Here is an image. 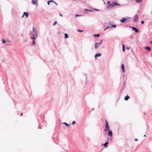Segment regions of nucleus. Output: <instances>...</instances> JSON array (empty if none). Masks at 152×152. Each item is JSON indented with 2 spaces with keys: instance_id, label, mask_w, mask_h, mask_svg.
Instances as JSON below:
<instances>
[{
  "instance_id": "30",
  "label": "nucleus",
  "mask_w": 152,
  "mask_h": 152,
  "mask_svg": "<svg viewBox=\"0 0 152 152\" xmlns=\"http://www.w3.org/2000/svg\"><path fill=\"white\" fill-rule=\"evenodd\" d=\"M50 4V2L49 1H48V5H49Z\"/></svg>"
},
{
  "instance_id": "21",
  "label": "nucleus",
  "mask_w": 152,
  "mask_h": 152,
  "mask_svg": "<svg viewBox=\"0 0 152 152\" xmlns=\"http://www.w3.org/2000/svg\"><path fill=\"white\" fill-rule=\"evenodd\" d=\"M78 31H79V32H82L83 31L82 30H79V29H78Z\"/></svg>"
},
{
  "instance_id": "11",
  "label": "nucleus",
  "mask_w": 152,
  "mask_h": 152,
  "mask_svg": "<svg viewBox=\"0 0 152 152\" xmlns=\"http://www.w3.org/2000/svg\"><path fill=\"white\" fill-rule=\"evenodd\" d=\"M144 48L148 51H150L151 50V49L149 46H147L145 47Z\"/></svg>"
},
{
  "instance_id": "36",
  "label": "nucleus",
  "mask_w": 152,
  "mask_h": 152,
  "mask_svg": "<svg viewBox=\"0 0 152 152\" xmlns=\"http://www.w3.org/2000/svg\"><path fill=\"white\" fill-rule=\"evenodd\" d=\"M123 52H124L125 51V48H123Z\"/></svg>"
},
{
  "instance_id": "17",
  "label": "nucleus",
  "mask_w": 152,
  "mask_h": 152,
  "mask_svg": "<svg viewBox=\"0 0 152 152\" xmlns=\"http://www.w3.org/2000/svg\"><path fill=\"white\" fill-rule=\"evenodd\" d=\"M68 35L66 34H65V37L67 38L68 37Z\"/></svg>"
},
{
  "instance_id": "23",
  "label": "nucleus",
  "mask_w": 152,
  "mask_h": 152,
  "mask_svg": "<svg viewBox=\"0 0 152 152\" xmlns=\"http://www.w3.org/2000/svg\"><path fill=\"white\" fill-rule=\"evenodd\" d=\"M56 23H57V22L56 21H55L53 23V26H55Z\"/></svg>"
},
{
  "instance_id": "12",
  "label": "nucleus",
  "mask_w": 152,
  "mask_h": 152,
  "mask_svg": "<svg viewBox=\"0 0 152 152\" xmlns=\"http://www.w3.org/2000/svg\"><path fill=\"white\" fill-rule=\"evenodd\" d=\"M101 55V54L100 53L96 54L95 56V58L96 59V58L97 57L100 56Z\"/></svg>"
},
{
  "instance_id": "13",
  "label": "nucleus",
  "mask_w": 152,
  "mask_h": 152,
  "mask_svg": "<svg viewBox=\"0 0 152 152\" xmlns=\"http://www.w3.org/2000/svg\"><path fill=\"white\" fill-rule=\"evenodd\" d=\"M116 26V25H113V26H112L111 27H107L104 30L105 31L106 29H107V28H113V27H115Z\"/></svg>"
},
{
  "instance_id": "25",
  "label": "nucleus",
  "mask_w": 152,
  "mask_h": 152,
  "mask_svg": "<svg viewBox=\"0 0 152 152\" xmlns=\"http://www.w3.org/2000/svg\"><path fill=\"white\" fill-rule=\"evenodd\" d=\"M110 1H108L107 2V4H109V5L110 4Z\"/></svg>"
},
{
  "instance_id": "26",
  "label": "nucleus",
  "mask_w": 152,
  "mask_h": 152,
  "mask_svg": "<svg viewBox=\"0 0 152 152\" xmlns=\"http://www.w3.org/2000/svg\"><path fill=\"white\" fill-rule=\"evenodd\" d=\"M2 42L3 43H4L5 42V41L3 39L2 40Z\"/></svg>"
},
{
  "instance_id": "6",
  "label": "nucleus",
  "mask_w": 152,
  "mask_h": 152,
  "mask_svg": "<svg viewBox=\"0 0 152 152\" xmlns=\"http://www.w3.org/2000/svg\"><path fill=\"white\" fill-rule=\"evenodd\" d=\"M138 18L137 15H135L133 21L136 23L137 22L138 20Z\"/></svg>"
},
{
  "instance_id": "33",
  "label": "nucleus",
  "mask_w": 152,
  "mask_h": 152,
  "mask_svg": "<svg viewBox=\"0 0 152 152\" xmlns=\"http://www.w3.org/2000/svg\"><path fill=\"white\" fill-rule=\"evenodd\" d=\"M123 48H125V46L124 45H122Z\"/></svg>"
},
{
  "instance_id": "35",
  "label": "nucleus",
  "mask_w": 152,
  "mask_h": 152,
  "mask_svg": "<svg viewBox=\"0 0 152 152\" xmlns=\"http://www.w3.org/2000/svg\"><path fill=\"white\" fill-rule=\"evenodd\" d=\"M134 140L135 141H137L138 140L137 139H135Z\"/></svg>"
},
{
  "instance_id": "27",
  "label": "nucleus",
  "mask_w": 152,
  "mask_h": 152,
  "mask_svg": "<svg viewBox=\"0 0 152 152\" xmlns=\"http://www.w3.org/2000/svg\"><path fill=\"white\" fill-rule=\"evenodd\" d=\"M126 49L127 50H129V48L128 47H126Z\"/></svg>"
},
{
  "instance_id": "38",
  "label": "nucleus",
  "mask_w": 152,
  "mask_h": 152,
  "mask_svg": "<svg viewBox=\"0 0 152 152\" xmlns=\"http://www.w3.org/2000/svg\"><path fill=\"white\" fill-rule=\"evenodd\" d=\"M87 10L89 11H91V10Z\"/></svg>"
},
{
  "instance_id": "8",
  "label": "nucleus",
  "mask_w": 152,
  "mask_h": 152,
  "mask_svg": "<svg viewBox=\"0 0 152 152\" xmlns=\"http://www.w3.org/2000/svg\"><path fill=\"white\" fill-rule=\"evenodd\" d=\"M29 15V13L28 12H24L23 13V15L22 16V17H23L24 16H25L26 17H27Z\"/></svg>"
},
{
  "instance_id": "1",
  "label": "nucleus",
  "mask_w": 152,
  "mask_h": 152,
  "mask_svg": "<svg viewBox=\"0 0 152 152\" xmlns=\"http://www.w3.org/2000/svg\"><path fill=\"white\" fill-rule=\"evenodd\" d=\"M116 5H118L119 6V4H118L116 2H113L112 4H110L108 5L107 6V8L108 9H110L112 8L113 7L116 6Z\"/></svg>"
},
{
  "instance_id": "29",
  "label": "nucleus",
  "mask_w": 152,
  "mask_h": 152,
  "mask_svg": "<svg viewBox=\"0 0 152 152\" xmlns=\"http://www.w3.org/2000/svg\"><path fill=\"white\" fill-rule=\"evenodd\" d=\"M141 23L142 24H144V21H141Z\"/></svg>"
},
{
  "instance_id": "37",
  "label": "nucleus",
  "mask_w": 152,
  "mask_h": 152,
  "mask_svg": "<svg viewBox=\"0 0 152 152\" xmlns=\"http://www.w3.org/2000/svg\"><path fill=\"white\" fill-rule=\"evenodd\" d=\"M59 15H60V16H62V15H61V14H59Z\"/></svg>"
},
{
  "instance_id": "24",
  "label": "nucleus",
  "mask_w": 152,
  "mask_h": 152,
  "mask_svg": "<svg viewBox=\"0 0 152 152\" xmlns=\"http://www.w3.org/2000/svg\"><path fill=\"white\" fill-rule=\"evenodd\" d=\"M33 32H34V31H36L35 30V28L34 27H33Z\"/></svg>"
},
{
  "instance_id": "14",
  "label": "nucleus",
  "mask_w": 152,
  "mask_h": 152,
  "mask_svg": "<svg viewBox=\"0 0 152 152\" xmlns=\"http://www.w3.org/2000/svg\"><path fill=\"white\" fill-rule=\"evenodd\" d=\"M129 96L127 95L125 97L124 99L125 100H127L129 99Z\"/></svg>"
},
{
  "instance_id": "41",
  "label": "nucleus",
  "mask_w": 152,
  "mask_h": 152,
  "mask_svg": "<svg viewBox=\"0 0 152 152\" xmlns=\"http://www.w3.org/2000/svg\"><path fill=\"white\" fill-rule=\"evenodd\" d=\"M146 136V135H144V137H145Z\"/></svg>"
},
{
  "instance_id": "2",
  "label": "nucleus",
  "mask_w": 152,
  "mask_h": 152,
  "mask_svg": "<svg viewBox=\"0 0 152 152\" xmlns=\"http://www.w3.org/2000/svg\"><path fill=\"white\" fill-rule=\"evenodd\" d=\"M110 130V126L108 124V122L107 120L105 121V129H104V131L106 132H107Z\"/></svg>"
},
{
  "instance_id": "40",
  "label": "nucleus",
  "mask_w": 152,
  "mask_h": 152,
  "mask_svg": "<svg viewBox=\"0 0 152 152\" xmlns=\"http://www.w3.org/2000/svg\"><path fill=\"white\" fill-rule=\"evenodd\" d=\"M95 10H97V11H98V10L95 9Z\"/></svg>"
},
{
  "instance_id": "9",
  "label": "nucleus",
  "mask_w": 152,
  "mask_h": 152,
  "mask_svg": "<svg viewBox=\"0 0 152 152\" xmlns=\"http://www.w3.org/2000/svg\"><path fill=\"white\" fill-rule=\"evenodd\" d=\"M108 133V135L109 136L111 137H112V131L109 130Z\"/></svg>"
},
{
  "instance_id": "34",
  "label": "nucleus",
  "mask_w": 152,
  "mask_h": 152,
  "mask_svg": "<svg viewBox=\"0 0 152 152\" xmlns=\"http://www.w3.org/2000/svg\"><path fill=\"white\" fill-rule=\"evenodd\" d=\"M78 16H80V15H78L77 14H76L75 15V17H77Z\"/></svg>"
},
{
  "instance_id": "10",
  "label": "nucleus",
  "mask_w": 152,
  "mask_h": 152,
  "mask_svg": "<svg viewBox=\"0 0 152 152\" xmlns=\"http://www.w3.org/2000/svg\"><path fill=\"white\" fill-rule=\"evenodd\" d=\"M132 29L134 31L138 33V30L135 27H132Z\"/></svg>"
},
{
  "instance_id": "32",
  "label": "nucleus",
  "mask_w": 152,
  "mask_h": 152,
  "mask_svg": "<svg viewBox=\"0 0 152 152\" xmlns=\"http://www.w3.org/2000/svg\"><path fill=\"white\" fill-rule=\"evenodd\" d=\"M50 2H54V1L52 0H50L49 1Z\"/></svg>"
},
{
  "instance_id": "42",
  "label": "nucleus",
  "mask_w": 152,
  "mask_h": 152,
  "mask_svg": "<svg viewBox=\"0 0 152 152\" xmlns=\"http://www.w3.org/2000/svg\"><path fill=\"white\" fill-rule=\"evenodd\" d=\"M151 43H152V41L151 42Z\"/></svg>"
},
{
  "instance_id": "4",
  "label": "nucleus",
  "mask_w": 152,
  "mask_h": 152,
  "mask_svg": "<svg viewBox=\"0 0 152 152\" xmlns=\"http://www.w3.org/2000/svg\"><path fill=\"white\" fill-rule=\"evenodd\" d=\"M32 34H33V37H32V39H34V38L35 39L37 35V33L36 31H34V32H33V33H32Z\"/></svg>"
},
{
  "instance_id": "22",
  "label": "nucleus",
  "mask_w": 152,
  "mask_h": 152,
  "mask_svg": "<svg viewBox=\"0 0 152 152\" xmlns=\"http://www.w3.org/2000/svg\"><path fill=\"white\" fill-rule=\"evenodd\" d=\"M63 124H65L67 126H69V125L68 124H67V123H66L65 122Z\"/></svg>"
},
{
  "instance_id": "15",
  "label": "nucleus",
  "mask_w": 152,
  "mask_h": 152,
  "mask_svg": "<svg viewBox=\"0 0 152 152\" xmlns=\"http://www.w3.org/2000/svg\"><path fill=\"white\" fill-rule=\"evenodd\" d=\"M109 143L108 142H106L104 144V147L106 148H107L108 147V146L107 145V144Z\"/></svg>"
},
{
  "instance_id": "31",
  "label": "nucleus",
  "mask_w": 152,
  "mask_h": 152,
  "mask_svg": "<svg viewBox=\"0 0 152 152\" xmlns=\"http://www.w3.org/2000/svg\"><path fill=\"white\" fill-rule=\"evenodd\" d=\"M109 23V24H110V25L111 26H113V25H112V24L110 23V22Z\"/></svg>"
},
{
  "instance_id": "7",
  "label": "nucleus",
  "mask_w": 152,
  "mask_h": 152,
  "mask_svg": "<svg viewBox=\"0 0 152 152\" xmlns=\"http://www.w3.org/2000/svg\"><path fill=\"white\" fill-rule=\"evenodd\" d=\"M32 4L34 5H37V4L38 0H32Z\"/></svg>"
},
{
  "instance_id": "43",
  "label": "nucleus",
  "mask_w": 152,
  "mask_h": 152,
  "mask_svg": "<svg viewBox=\"0 0 152 152\" xmlns=\"http://www.w3.org/2000/svg\"><path fill=\"white\" fill-rule=\"evenodd\" d=\"M22 113H21V115H22Z\"/></svg>"
},
{
  "instance_id": "28",
  "label": "nucleus",
  "mask_w": 152,
  "mask_h": 152,
  "mask_svg": "<svg viewBox=\"0 0 152 152\" xmlns=\"http://www.w3.org/2000/svg\"><path fill=\"white\" fill-rule=\"evenodd\" d=\"M75 121H73L72 123V124H75Z\"/></svg>"
},
{
  "instance_id": "5",
  "label": "nucleus",
  "mask_w": 152,
  "mask_h": 152,
  "mask_svg": "<svg viewBox=\"0 0 152 152\" xmlns=\"http://www.w3.org/2000/svg\"><path fill=\"white\" fill-rule=\"evenodd\" d=\"M102 42V40H101L99 42L97 43H96L95 45V48H97L99 46V45H100L101 44Z\"/></svg>"
},
{
  "instance_id": "3",
  "label": "nucleus",
  "mask_w": 152,
  "mask_h": 152,
  "mask_svg": "<svg viewBox=\"0 0 152 152\" xmlns=\"http://www.w3.org/2000/svg\"><path fill=\"white\" fill-rule=\"evenodd\" d=\"M130 18H123L120 21L121 22L123 23L129 21L130 20Z\"/></svg>"
},
{
  "instance_id": "20",
  "label": "nucleus",
  "mask_w": 152,
  "mask_h": 152,
  "mask_svg": "<svg viewBox=\"0 0 152 152\" xmlns=\"http://www.w3.org/2000/svg\"><path fill=\"white\" fill-rule=\"evenodd\" d=\"M35 39H34V40L32 42V44H35Z\"/></svg>"
},
{
  "instance_id": "16",
  "label": "nucleus",
  "mask_w": 152,
  "mask_h": 152,
  "mask_svg": "<svg viewBox=\"0 0 152 152\" xmlns=\"http://www.w3.org/2000/svg\"><path fill=\"white\" fill-rule=\"evenodd\" d=\"M121 68H122V69L123 70V72H124V65L123 64H122V66H121Z\"/></svg>"
},
{
  "instance_id": "18",
  "label": "nucleus",
  "mask_w": 152,
  "mask_h": 152,
  "mask_svg": "<svg viewBox=\"0 0 152 152\" xmlns=\"http://www.w3.org/2000/svg\"><path fill=\"white\" fill-rule=\"evenodd\" d=\"M142 0H136V2L140 3L141 2Z\"/></svg>"
},
{
  "instance_id": "39",
  "label": "nucleus",
  "mask_w": 152,
  "mask_h": 152,
  "mask_svg": "<svg viewBox=\"0 0 152 152\" xmlns=\"http://www.w3.org/2000/svg\"><path fill=\"white\" fill-rule=\"evenodd\" d=\"M55 4H56L57 5V4L56 3V2H55Z\"/></svg>"
},
{
  "instance_id": "19",
  "label": "nucleus",
  "mask_w": 152,
  "mask_h": 152,
  "mask_svg": "<svg viewBox=\"0 0 152 152\" xmlns=\"http://www.w3.org/2000/svg\"><path fill=\"white\" fill-rule=\"evenodd\" d=\"M100 35L99 34H94V37H98Z\"/></svg>"
}]
</instances>
